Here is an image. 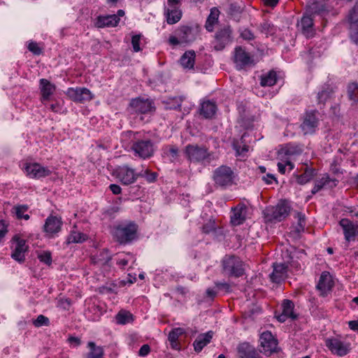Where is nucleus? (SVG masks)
<instances>
[{
  "label": "nucleus",
  "mask_w": 358,
  "mask_h": 358,
  "mask_svg": "<svg viewBox=\"0 0 358 358\" xmlns=\"http://www.w3.org/2000/svg\"><path fill=\"white\" fill-rule=\"evenodd\" d=\"M299 26L306 38H310L314 35L313 18L309 13L303 16Z\"/></svg>",
  "instance_id": "obj_24"
},
{
  "label": "nucleus",
  "mask_w": 358,
  "mask_h": 358,
  "mask_svg": "<svg viewBox=\"0 0 358 358\" xmlns=\"http://www.w3.org/2000/svg\"><path fill=\"white\" fill-rule=\"evenodd\" d=\"M150 352V347L148 344L143 345L139 351H138V355L141 357H145L147 356Z\"/></svg>",
  "instance_id": "obj_64"
},
{
  "label": "nucleus",
  "mask_w": 358,
  "mask_h": 358,
  "mask_svg": "<svg viewBox=\"0 0 358 358\" xmlns=\"http://www.w3.org/2000/svg\"><path fill=\"white\" fill-rule=\"evenodd\" d=\"M24 171L27 176L33 179H40L50 176L52 171L38 163L26 164Z\"/></svg>",
  "instance_id": "obj_15"
},
{
  "label": "nucleus",
  "mask_w": 358,
  "mask_h": 358,
  "mask_svg": "<svg viewBox=\"0 0 358 358\" xmlns=\"http://www.w3.org/2000/svg\"><path fill=\"white\" fill-rule=\"evenodd\" d=\"M67 95L73 101L84 103L93 99V95L90 90L86 87H70L67 90Z\"/></svg>",
  "instance_id": "obj_17"
},
{
  "label": "nucleus",
  "mask_w": 358,
  "mask_h": 358,
  "mask_svg": "<svg viewBox=\"0 0 358 358\" xmlns=\"http://www.w3.org/2000/svg\"><path fill=\"white\" fill-rule=\"evenodd\" d=\"M237 350L241 358H254L256 354L255 349L248 343L238 345Z\"/></svg>",
  "instance_id": "obj_36"
},
{
  "label": "nucleus",
  "mask_w": 358,
  "mask_h": 358,
  "mask_svg": "<svg viewBox=\"0 0 358 358\" xmlns=\"http://www.w3.org/2000/svg\"><path fill=\"white\" fill-rule=\"evenodd\" d=\"M141 35H134L131 38V45L133 50L136 52H139L141 49L140 47Z\"/></svg>",
  "instance_id": "obj_56"
},
{
  "label": "nucleus",
  "mask_w": 358,
  "mask_h": 358,
  "mask_svg": "<svg viewBox=\"0 0 358 358\" xmlns=\"http://www.w3.org/2000/svg\"><path fill=\"white\" fill-rule=\"evenodd\" d=\"M233 41L232 29L230 26L226 25L219 29L215 34L213 41L214 48L216 50H223Z\"/></svg>",
  "instance_id": "obj_9"
},
{
  "label": "nucleus",
  "mask_w": 358,
  "mask_h": 358,
  "mask_svg": "<svg viewBox=\"0 0 358 358\" xmlns=\"http://www.w3.org/2000/svg\"><path fill=\"white\" fill-rule=\"evenodd\" d=\"M279 76L274 70H271L260 76V85L262 87H271L276 84Z\"/></svg>",
  "instance_id": "obj_33"
},
{
  "label": "nucleus",
  "mask_w": 358,
  "mask_h": 358,
  "mask_svg": "<svg viewBox=\"0 0 358 358\" xmlns=\"http://www.w3.org/2000/svg\"><path fill=\"white\" fill-rule=\"evenodd\" d=\"M333 92V89L329 85H323L317 95V103L324 105Z\"/></svg>",
  "instance_id": "obj_38"
},
{
  "label": "nucleus",
  "mask_w": 358,
  "mask_h": 358,
  "mask_svg": "<svg viewBox=\"0 0 358 358\" xmlns=\"http://www.w3.org/2000/svg\"><path fill=\"white\" fill-rule=\"evenodd\" d=\"M90 351L85 355V358H103L104 351L102 347L97 346L94 342L87 343Z\"/></svg>",
  "instance_id": "obj_35"
},
{
  "label": "nucleus",
  "mask_w": 358,
  "mask_h": 358,
  "mask_svg": "<svg viewBox=\"0 0 358 358\" xmlns=\"http://www.w3.org/2000/svg\"><path fill=\"white\" fill-rule=\"evenodd\" d=\"M241 13L242 8L237 3H230L227 10V13L234 20L239 21Z\"/></svg>",
  "instance_id": "obj_46"
},
{
  "label": "nucleus",
  "mask_w": 358,
  "mask_h": 358,
  "mask_svg": "<svg viewBox=\"0 0 358 358\" xmlns=\"http://www.w3.org/2000/svg\"><path fill=\"white\" fill-rule=\"evenodd\" d=\"M358 94V83H350L348 86V95L350 100L354 102L358 101L357 98Z\"/></svg>",
  "instance_id": "obj_47"
},
{
  "label": "nucleus",
  "mask_w": 358,
  "mask_h": 358,
  "mask_svg": "<svg viewBox=\"0 0 358 358\" xmlns=\"http://www.w3.org/2000/svg\"><path fill=\"white\" fill-rule=\"evenodd\" d=\"M185 153L188 160L194 163L206 164L215 159L213 152H209L205 146L197 144L187 145Z\"/></svg>",
  "instance_id": "obj_2"
},
{
  "label": "nucleus",
  "mask_w": 358,
  "mask_h": 358,
  "mask_svg": "<svg viewBox=\"0 0 358 358\" xmlns=\"http://www.w3.org/2000/svg\"><path fill=\"white\" fill-rule=\"evenodd\" d=\"M294 303L289 299H284L282 303V313L290 317L291 319L295 320L297 315L294 313Z\"/></svg>",
  "instance_id": "obj_42"
},
{
  "label": "nucleus",
  "mask_w": 358,
  "mask_h": 358,
  "mask_svg": "<svg viewBox=\"0 0 358 358\" xmlns=\"http://www.w3.org/2000/svg\"><path fill=\"white\" fill-rule=\"evenodd\" d=\"M236 174L231 167L222 165L215 169L213 173V180L215 185L225 189L235 183Z\"/></svg>",
  "instance_id": "obj_3"
},
{
  "label": "nucleus",
  "mask_w": 358,
  "mask_h": 358,
  "mask_svg": "<svg viewBox=\"0 0 358 358\" xmlns=\"http://www.w3.org/2000/svg\"><path fill=\"white\" fill-rule=\"evenodd\" d=\"M233 148L236 152V156L238 157H245L247 152L249 150V146L247 145H243L241 146V143L238 141H234L233 143Z\"/></svg>",
  "instance_id": "obj_48"
},
{
  "label": "nucleus",
  "mask_w": 358,
  "mask_h": 358,
  "mask_svg": "<svg viewBox=\"0 0 358 358\" xmlns=\"http://www.w3.org/2000/svg\"><path fill=\"white\" fill-rule=\"evenodd\" d=\"M213 332L212 331L199 334L193 343L194 350L196 352H200L205 346L210 343L213 338Z\"/></svg>",
  "instance_id": "obj_29"
},
{
  "label": "nucleus",
  "mask_w": 358,
  "mask_h": 358,
  "mask_svg": "<svg viewBox=\"0 0 358 358\" xmlns=\"http://www.w3.org/2000/svg\"><path fill=\"white\" fill-rule=\"evenodd\" d=\"M134 320L133 315L125 310H120L115 315L116 323L121 325H124L128 323L132 322Z\"/></svg>",
  "instance_id": "obj_39"
},
{
  "label": "nucleus",
  "mask_w": 358,
  "mask_h": 358,
  "mask_svg": "<svg viewBox=\"0 0 358 358\" xmlns=\"http://www.w3.org/2000/svg\"><path fill=\"white\" fill-rule=\"evenodd\" d=\"M325 345L334 355L338 357H343L348 355L351 350L350 343L341 341L336 337L327 338L325 339Z\"/></svg>",
  "instance_id": "obj_7"
},
{
  "label": "nucleus",
  "mask_w": 358,
  "mask_h": 358,
  "mask_svg": "<svg viewBox=\"0 0 358 358\" xmlns=\"http://www.w3.org/2000/svg\"><path fill=\"white\" fill-rule=\"evenodd\" d=\"M259 31L266 36H273L277 32V27L268 21H264L259 25Z\"/></svg>",
  "instance_id": "obj_43"
},
{
  "label": "nucleus",
  "mask_w": 358,
  "mask_h": 358,
  "mask_svg": "<svg viewBox=\"0 0 358 358\" xmlns=\"http://www.w3.org/2000/svg\"><path fill=\"white\" fill-rule=\"evenodd\" d=\"M323 188H324V184L323 183L322 178H320V180L315 181V185L311 190V193L313 194H315Z\"/></svg>",
  "instance_id": "obj_58"
},
{
  "label": "nucleus",
  "mask_w": 358,
  "mask_h": 358,
  "mask_svg": "<svg viewBox=\"0 0 358 358\" xmlns=\"http://www.w3.org/2000/svg\"><path fill=\"white\" fill-rule=\"evenodd\" d=\"M62 222L56 216L50 215L45 220L43 231L48 236H52L61 230Z\"/></svg>",
  "instance_id": "obj_21"
},
{
  "label": "nucleus",
  "mask_w": 358,
  "mask_h": 358,
  "mask_svg": "<svg viewBox=\"0 0 358 358\" xmlns=\"http://www.w3.org/2000/svg\"><path fill=\"white\" fill-rule=\"evenodd\" d=\"M132 113L136 114H148L155 110L154 102L149 99L138 97L133 99L129 103Z\"/></svg>",
  "instance_id": "obj_10"
},
{
  "label": "nucleus",
  "mask_w": 358,
  "mask_h": 358,
  "mask_svg": "<svg viewBox=\"0 0 358 358\" xmlns=\"http://www.w3.org/2000/svg\"><path fill=\"white\" fill-rule=\"evenodd\" d=\"M323 183L324 184V188L333 189L336 187L338 184V180L332 179L329 177V174H324L322 177Z\"/></svg>",
  "instance_id": "obj_49"
},
{
  "label": "nucleus",
  "mask_w": 358,
  "mask_h": 358,
  "mask_svg": "<svg viewBox=\"0 0 358 358\" xmlns=\"http://www.w3.org/2000/svg\"><path fill=\"white\" fill-rule=\"evenodd\" d=\"M314 169L306 168L304 173L301 175H296V182L299 185H304L312 180L315 174Z\"/></svg>",
  "instance_id": "obj_41"
},
{
  "label": "nucleus",
  "mask_w": 358,
  "mask_h": 358,
  "mask_svg": "<svg viewBox=\"0 0 358 358\" xmlns=\"http://www.w3.org/2000/svg\"><path fill=\"white\" fill-rule=\"evenodd\" d=\"M347 20L350 24V38L352 42L358 44V3L349 11Z\"/></svg>",
  "instance_id": "obj_14"
},
{
  "label": "nucleus",
  "mask_w": 358,
  "mask_h": 358,
  "mask_svg": "<svg viewBox=\"0 0 358 358\" xmlns=\"http://www.w3.org/2000/svg\"><path fill=\"white\" fill-rule=\"evenodd\" d=\"M183 334H185V330L180 327L174 328L169 332L168 340L172 349L176 350H180V345L178 341L179 337Z\"/></svg>",
  "instance_id": "obj_32"
},
{
  "label": "nucleus",
  "mask_w": 358,
  "mask_h": 358,
  "mask_svg": "<svg viewBox=\"0 0 358 358\" xmlns=\"http://www.w3.org/2000/svg\"><path fill=\"white\" fill-rule=\"evenodd\" d=\"M180 152L176 145H166L162 148V157L164 162L175 164L180 159Z\"/></svg>",
  "instance_id": "obj_18"
},
{
  "label": "nucleus",
  "mask_w": 358,
  "mask_h": 358,
  "mask_svg": "<svg viewBox=\"0 0 358 358\" xmlns=\"http://www.w3.org/2000/svg\"><path fill=\"white\" fill-rule=\"evenodd\" d=\"M164 15L166 18V22L169 24H173L177 23L182 17V11L181 10H174L164 12Z\"/></svg>",
  "instance_id": "obj_45"
},
{
  "label": "nucleus",
  "mask_w": 358,
  "mask_h": 358,
  "mask_svg": "<svg viewBox=\"0 0 358 358\" xmlns=\"http://www.w3.org/2000/svg\"><path fill=\"white\" fill-rule=\"evenodd\" d=\"M13 241L15 243V247L10 256L16 262L23 263L25 260L24 254L28 250L26 241L17 236H15L13 238Z\"/></svg>",
  "instance_id": "obj_16"
},
{
  "label": "nucleus",
  "mask_w": 358,
  "mask_h": 358,
  "mask_svg": "<svg viewBox=\"0 0 358 358\" xmlns=\"http://www.w3.org/2000/svg\"><path fill=\"white\" fill-rule=\"evenodd\" d=\"M195 58L196 53L194 50H187L181 56L179 62L183 69L192 70L194 67Z\"/></svg>",
  "instance_id": "obj_30"
},
{
  "label": "nucleus",
  "mask_w": 358,
  "mask_h": 358,
  "mask_svg": "<svg viewBox=\"0 0 358 358\" xmlns=\"http://www.w3.org/2000/svg\"><path fill=\"white\" fill-rule=\"evenodd\" d=\"M38 259L41 262L50 266L52 264V255L50 251H43L38 255Z\"/></svg>",
  "instance_id": "obj_51"
},
{
  "label": "nucleus",
  "mask_w": 358,
  "mask_h": 358,
  "mask_svg": "<svg viewBox=\"0 0 358 358\" xmlns=\"http://www.w3.org/2000/svg\"><path fill=\"white\" fill-rule=\"evenodd\" d=\"M215 229L214 222H209L203 225L202 231L204 234H209Z\"/></svg>",
  "instance_id": "obj_61"
},
{
  "label": "nucleus",
  "mask_w": 358,
  "mask_h": 358,
  "mask_svg": "<svg viewBox=\"0 0 358 358\" xmlns=\"http://www.w3.org/2000/svg\"><path fill=\"white\" fill-rule=\"evenodd\" d=\"M180 0H167V5L164 7V12L173 11L174 10H180Z\"/></svg>",
  "instance_id": "obj_52"
},
{
  "label": "nucleus",
  "mask_w": 358,
  "mask_h": 358,
  "mask_svg": "<svg viewBox=\"0 0 358 358\" xmlns=\"http://www.w3.org/2000/svg\"><path fill=\"white\" fill-rule=\"evenodd\" d=\"M40 90L42 95L41 101H47L55 90V86L48 80L41 78L39 80Z\"/></svg>",
  "instance_id": "obj_31"
},
{
  "label": "nucleus",
  "mask_w": 358,
  "mask_h": 358,
  "mask_svg": "<svg viewBox=\"0 0 358 358\" xmlns=\"http://www.w3.org/2000/svg\"><path fill=\"white\" fill-rule=\"evenodd\" d=\"M115 176L122 185H129L136 181L138 173L129 166L123 165L115 170Z\"/></svg>",
  "instance_id": "obj_11"
},
{
  "label": "nucleus",
  "mask_w": 358,
  "mask_h": 358,
  "mask_svg": "<svg viewBox=\"0 0 358 358\" xmlns=\"http://www.w3.org/2000/svg\"><path fill=\"white\" fill-rule=\"evenodd\" d=\"M220 11L217 8H213L210 10V13L206 20L205 27L207 31L212 32L214 25L218 22Z\"/></svg>",
  "instance_id": "obj_37"
},
{
  "label": "nucleus",
  "mask_w": 358,
  "mask_h": 358,
  "mask_svg": "<svg viewBox=\"0 0 358 358\" xmlns=\"http://www.w3.org/2000/svg\"><path fill=\"white\" fill-rule=\"evenodd\" d=\"M119 22L120 17L116 15H100L96 18L95 26L98 28L113 27L117 26Z\"/></svg>",
  "instance_id": "obj_25"
},
{
  "label": "nucleus",
  "mask_w": 358,
  "mask_h": 358,
  "mask_svg": "<svg viewBox=\"0 0 358 358\" xmlns=\"http://www.w3.org/2000/svg\"><path fill=\"white\" fill-rule=\"evenodd\" d=\"M241 36L248 41L252 40L255 38L253 33L248 29L243 30L241 33Z\"/></svg>",
  "instance_id": "obj_62"
},
{
  "label": "nucleus",
  "mask_w": 358,
  "mask_h": 358,
  "mask_svg": "<svg viewBox=\"0 0 358 358\" xmlns=\"http://www.w3.org/2000/svg\"><path fill=\"white\" fill-rule=\"evenodd\" d=\"M246 206L244 204H239L231 209V223L234 226H238L245 220Z\"/></svg>",
  "instance_id": "obj_23"
},
{
  "label": "nucleus",
  "mask_w": 358,
  "mask_h": 358,
  "mask_svg": "<svg viewBox=\"0 0 358 358\" xmlns=\"http://www.w3.org/2000/svg\"><path fill=\"white\" fill-rule=\"evenodd\" d=\"M307 13L313 17L318 15L324 19L329 15V10L324 3L314 1L308 5Z\"/></svg>",
  "instance_id": "obj_20"
},
{
  "label": "nucleus",
  "mask_w": 358,
  "mask_h": 358,
  "mask_svg": "<svg viewBox=\"0 0 358 358\" xmlns=\"http://www.w3.org/2000/svg\"><path fill=\"white\" fill-rule=\"evenodd\" d=\"M346 242L358 241V221L353 222L348 218L339 221Z\"/></svg>",
  "instance_id": "obj_12"
},
{
  "label": "nucleus",
  "mask_w": 358,
  "mask_h": 358,
  "mask_svg": "<svg viewBox=\"0 0 358 358\" xmlns=\"http://www.w3.org/2000/svg\"><path fill=\"white\" fill-rule=\"evenodd\" d=\"M199 31V27L197 25H183L176 30L175 34L180 37L182 43H189L195 41Z\"/></svg>",
  "instance_id": "obj_13"
},
{
  "label": "nucleus",
  "mask_w": 358,
  "mask_h": 358,
  "mask_svg": "<svg viewBox=\"0 0 358 358\" xmlns=\"http://www.w3.org/2000/svg\"><path fill=\"white\" fill-rule=\"evenodd\" d=\"M291 207L286 200H280L277 205L267 207L265 210V217L269 222H280L289 214Z\"/></svg>",
  "instance_id": "obj_6"
},
{
  "label": "nucleus",
  "mask_w": 358,
  "mask_h": 358,
  "mask_svg": "<svg viewBox=\"0 0 358 358\" xmlns=\"http://www.w3.org/2000/svg\"><path fill=\"white\" fill-rule=\"evenodd\" d=\"M15 213L17 219H22V216L28 210V206L19 205L14 207Z\"/></svg>",
  "instance_id": "obj_55"
},
{
  "label": "nucleus",
  "mask_w": 358,
  "mask_h": 358,
  "mask_svg": "<svg viewBox=\"0 0 358 358\" xmlns=\"http://www.w3.org/2000/svg\"><path fill=\"white\" fill-rule=\"evenodd\" d=\"M91 259L94 264L105 265L111 259V257L107 250H103L99 254L92 257Z\"/></svg>",
  "instance_id": "obj_40"
},
{
  "label": "nucleus",
  "mask_w": 358,
  "mask_h": 358,
  "mask_svg": "<svg viewBox=\"0 0 358 358\" xmlns=\"http://www.w3.org/2000/svg\"><path fill=\"white\" fill-rule=\"evenodd\" d=\"M318 111L310 110L305 112L300 128L304 135L313 134L318 127L319 120L317 117Z\"/></svg>",
  "instance_id": "obj_8"
},
{
  "label": "nucleus",
  "mask_w": 358,
  "mask_h": 358,
  "mask_svg": "<svg viewBox=\"0 0 358 358\" xmlns=\"http://www.w3.org/2000/svg\"><path fill=\"white\" fill-rule=\"evenodd\" d=\"M330 169L331 171L335 175L343 173V171L340 169L336 159H334L331 164Z\"/></svg>",
  "instance_id": "obj_60"
},
{
  "label": "nucleus",
  "mask_w": 358,
  "mask_h": 358,
  "mask_svg": "<svg viewBox=\"0 0 358 358\" xmlns=\"http://www.w3.org/2000/svg\"><path fill=\"white\" fill-rule=\"evenodd\" d=\"M87 239V236L80 231H73L71 232L67 238L68 243H80Z\"/></svg>",
  "instance_id": "obj_44"
},
{
  "label": "nucleus",
  "mask_w": 358,
  "mask_h": 358,
  "mask_svg": "<svg viewBox=\"0 0 358 358\" xmlns=\"http://www.w3.org/2000/svg\"><path fill=\"white\" fill-rule=\"evenodd\" d=\"M0 225L1 226V229H0V243L3 241V238L6 235L8 232L7 225L5 223V221L1 220H0Z\"/></svg>",
  "instance_id": "obj_63"
},
{
  "label": "nucleus",
  "mask_w": 358,
  "mask_h": 358,
  "mask_svg": "<svg viewBox=\"0 0 358 358\" xmlns=\"http://www.w3.org/2000/svg\"><path fill=\"white\" fill-rule=\"evenodd\" d=\"M217 105L215 101L207 100L201 103L200 115L206 119L212 118L216 113Z\"/></svg>",
  "instance_id": "obj_28"
},
{
  "label": "nucleus",
  "mask_w": 358,
  "mask_h": 358,
  "mask_svg": "<svg viewBox=\"0 0 358 358\" xmlns=\"http://www.w3.org/2000/svg\"><path fill=\"white\" fill-rule=\"evenodd\" d=\"M33 324L36 327H41L43 326H49L50 320L48 317L43 315H39L36 320L33 321Z\"/></svg>",
  "instance_id": "obj_50"
},
{
  "label": "nucleus",
  "mask_w": 358,
  "mask_h": 358,
  "mask_svg": "<svg viewBox=\"0 0 358 358\" xmlns=\"http://www.w3.org/2000/svg\"><path fill=\"white\" fill-rule=\"evenodd\" d=\"M273 272L270 274V278L272 282L278 283L282 280L286 275L287 266L285 264H273Z\"/></svg>",
  "instance_id": "obj_27"
},
{
  "label": "nucleus",
  "mask_w": 358,
  "mask_h": 358,
  "mask_svg": "<svg viewBox=\"0 0 358 358\" xmlns=\"http://www.w3.org/2000/svg\"><path fill=\"white\" fill-rule=\"evenodd\" d=\"M185 99V97L183 96H169L163 100L162 103L166 109L177 110L180 109Z\"/></svg>",
  "instance_id": "obj_34"
},
{
  "label": "nucleus",
  "mask_w": 358,
  "mask_h": 358,
  "mask_svg": "<svg viewBox=\"0 0 358 358\" xmlns=\"http://www.w3.org/2000/svg\"><path fill=\"white\" fill-rule=\"evenodd\" d=\"M134 155L143 159L151 158L155 151V143L150 138L135 139L131 146Z\"/></svg>",
  "instance_id": "obj_5"
},
{
  "label": "nucleus",
  "mask_w": 358,
  "mask_h": 358,
  "mask_svg": "<svg viewBox=\"0 0 358 358\" xmlns=\"http://www.w3.org/2000/svg\"><path fill=\"white\" fill-rule=\"evenodd\" d=\"M27 48L35 55H40L42 53V49L38 46L36 42H29Z\"/></svg>",
  "instance_id": "obj_54"
},
{
  "label": "nucleus",
  "mask_w": 358,
  "mask_h": 358,
  "mask_svg": "<svg viewBox=\"0 0 358 358\" xmlns=\"http://www.w3.org/2000/svg\"><path fill=\"white\" fill-rule=\"evenodd\" d=\"M234 62L237 69H241L245 66L252 64L253 59L242 48L238 47L235 49Z\"/></svg>",
  "instance_id": "obj_22"
},
{
  "label": "nucleus",
  "mask_w": 358,
  "mask_h": 358,
  "mask_svg": "<svg viewBox=\"0 0 358 358\" xmlns=\"http://www.w3.org/2000/svg\"><path fill=\"white\" fill-rule=\"evenodd\" d=\"M295 217L298 220V225L299 227L303 230L305 224H306V218L305 215L301 212H297L296 213Z\"/></svg>",
  "instance_id": "obj_59"
},
{
  "label": "nucleus",
  "mask_w": 358,
  "mask_h": 358,
  "mask_svg": "<svg viewBox=\"0 0 358 358\" xmlns=\"http://www.w3.org/2000/svg\"><path fill=\"white\" fill-rule=\"evenodd\" d=\"M333 286L334 282L329 273L327 271L322 272L317 285V288L322 292V295H324L331 289Z\"/></svg>",
  "instance_id": "obj_26"
},
{
  "label": "nucleus",
  "mask_w": 358,
  "mask_h": 358,
  "mask_svg": "<svg viewBox=\"0 0 358 358\" xmlns=\"http://www.w3.org/2000/svg\"><path fill=\"white\" fill-rule=\"evenodd\" d=\"M215 287L220 290H224L227 293L231 292L230 285L226 282H215Z\"/></svg>",
  "instance_id": "obj_57"
},
{
  "label": "nucleus",
  "mask_w": 358,
  "mask_h": 358,
  "mask_svg": "<svg viewBox=\"0 0 358 358\" xmlns=\"http://www.w3.org/2000/svg\"><path fill=\"white\" fill-rule=\"evenodd\" d=\"M259 341L265 353L271 354L275 351L278 342L270 331H264L260 336Z\"/></svg>",
  "instance_id": "obj_19"
},
{
  "label": "nucleus",
  "mask_w": 358,
  "mask_h": 358,
  "mask_svg": "<svg viewBox=\"0 0 358 358\" xmlns=\"http://www.w3.org/2000/svg\"><path fill=\"white\" fill-rule=\"evenodd\" d=\"M243 262L237 256L225 255L222 260V271L229 277L239 278L245 274Z\"/></svg>",
  "instance_id": "obj_4"
},
{
  "label": "nucleus",
  "mask_w": 358,
  "mask_h": 358,
  "mask_svg": "<svg viewBox=\"0 0 358 358\" xmlns=\"http://www.w3.org/2000/svg\"><path fill=\"white\" fill-rule=\"evenodd\" d=\"M137 231V224L134 222H128L115 225L113 236L119 243L125 245L136 238Z\"/></svg>",
  "instance_id": "obj_1"
},
{
  "label": "nucleus",
  "mask_w": 358,
  "mask_h": 358,
  "mask_svg": "<svg viewBox=\"0 0 358 358\" xmlns=\"http://www.w3.org/2000/svg\"><path fill=\"white\" fill-rule=\"evenodd\" d=\"M144 177L148 182H153L156 180L157 173L155 172H150L149 170H146L144 173H138V177Z\"/></svg>",
  "instance_id": "obj_53"
}]
</instances>
